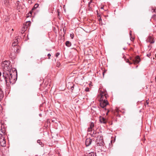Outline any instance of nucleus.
<instances>
[{
  "label": "nucleus",
  "instance_id": "obj_1",
  "mask_svg": "<svg viewBox=\"0 0 156 156\" xmlns=\"http://www.w3.org/2000/svg\"><path fill=\"white\" fill-rule=\"evenodd\" d=\"M3 67V76L5 80L6 84L8 87V83L9 82L10 83L14 84L17 78V72L16 69H11L9 62L5 61L2 64Z\"/></svg>",
  "mask_w": 156,
  "mask_h": 156
},
{
  "label": "nucleus",
  "instance_id": "obj_2",
  "mask_svg": "<svg viewBox=\"0 0 156 156\" xmlns=\"http://www.w3.org/2000/svg\"><path fill=\"white\" fill-rule=\"evenodd\" d=\"M96 142L97 143V144L100 146L104 145V143L103 142V138L101 135H99L97 137Z\"/></svg>",
  "mask_w": 156,
  "mask_h": 156
},
{
  "label": "nucleus",
  "instance_id": "obj_3",
  "mask_svg": "<svg viewBox=\"0 0 156 156\" xmlns=\"http://www.w3.org/2000/svg\"><path fill=\"white\" fill-rule=\"evenodd\" d=\"M108 95L106 94L103 92L101 91L98 96V98H100V101H105L107 100Z\"/></svg>",
  "mask_w": 156,
  "mask_h": 156
},
{
  "label": "nucleus",
  "instance_id": "obj_4",
  "mask_svg": "<svg viewBox=\"0 0 156 156\" xmlns=\"http://www.w3.org/2000/svg\"><path fill=\"white\" fill-rule=\"evenodd\" d=\"M0 144L3 147H5L6 146V141L5 137L1 134H0Z\"/></svg>",
  "mask_w": 156,
  "mask_h": 156
},
{
  "label": "nucleus",
  "instance_id": "obj_5",
  "mask_svg": "<svg viewBox=\"0 0 156 156\" xmlns=\"http://www.w3.org/2000/svg\"><path fill=\"white\" fill-rule=\"evenodd\" d=\"M130 59L132 61L134 64H138L140 61V58L139 56H137L134 58H130Z\"/></svg>",
  "mask_w": 156,
  "mask_h": 156
},
{
  "label": "nucleus",
  "instance_id": "obj_6",
  "mask_svg": "<svg viewBox=\"0 0 156 156\" xmlns=\"http://www.w3.org/2000/svg\"><path fill=\"white\" fill-rule=\"evenodd\" d=\"M100 105L102 108H104L107 105H108L109 103L107 100L105 101H100Z\"/></svg>",
  "mask_w": 156,
  "mask_h": 156
},
{
  "label": "nucleus",
  "instance_id": "obj_7",
  "mask_svg": "<svg viewBox=\"0 0 156 156\" xmlns=\"http://www.w3.org/2000/svg\"><path fill=\"white\" fill-rule=\"evenodd\" d=\"M147 42H149L151 43H154V41L153 38L151 36H149L146 40Z\"/></svg>",
  "mask_w": 156,
  "mask_h": 156
},
{
  "label": "nucleus",
  "instance_id": "obj_8",
  "mask_svg": "<svg viewBox=\"0 0 156 156\" xmlns=\"http://www.w3.org/2000/svg\"><path fill=\"white\" fill-rule=\"evenodd\" d=\"M92 142V140L90 138H87L86 139L85 142V145L86 146H89L91 144Z\"/></svg>",
  "mask_w": 156,
  "mask_h": 156
},
{
  "label": "nucleus",
  "instance_id": "obj_9",
  "mask_svg": "<svg viewBox=\"0 0 156 156\" xmlns=\"http://www.w3.org/2000/svg\"><path fill=\"white\" fill-rule=\"evenodd\" d=\"M2 86H0V101L4 96L3 92L2 90Z\"/></svg>",
  "mask_w": 156,
  "mask_h": 156
},
{
  "label": "nucleus",
  "instance_id": "obj_10",
  "mask_svg": "<svg viewBox=\"0 0 156 156\" xmlns=\"http://www.w3.org/2000/svg\"><path fill=\"white\" fill-rule=\"evenodd\" d=\"M83 156H96V154L94 152H91L88 154L86 153Z\"/></svg>",
  "mask_w": 156,
  "mask_h": 156
},
{
  "label": "nucleus",
  "instance_id": "obj_11",
  "mask_svg": "<svg viewBox=\"0 0 156 156\" xmlns=\"http://www.w3.org/2000/svg\"><path fill=\"white\" fill-rule=\"evenodd\" d=\"M15 39L14 40V42L12 43V46H15L18 44V37H16Z\"/></svg>",
  "mask_w": 156,
  "mask_h": 156
},
{
  "label": "nucleus",
  "instance_id": "obj_12",
  "mask_svg": "<svg viewBox=\"0 0 156 156\" xmlns=\"http://www.w3.org/2000/svg\"><path fill=\"white\" fill-rule=\"evenodd\" d=\"M101 123H105L107 122V120L105 119L103 117H100L99 119Z\"/></svg>",
  "mask_w": 156,
  "mask_h": 156
},
{
  "label": "nucleus",
  "instance_id": "obj_13",
  "mask_svg": "<svg viewBox=\"0 0 156 156\" xmlns=\"http://www.w3.org/2000/svg\"><path fill=\"white\" fill-rule=\"evenodd\" d=\"M16 46H17V45H16V46H12L11 50V54H12V53H13V52L16 53Z\"/></svg>",
  "mask_w": 156,
  "mask_h": 156
},
{
  "label": "nucleus",
  "instance_id": "obj_14",
  "mask_svg": "<svg viewBox=\"0 0 156 156\" xmlns=\"http://www.w3.org/2000/svg\"><path fill=\"white\" fill-rule=\"evenodd\" d=\"M87 131L88 132H90V133L91 134L93 135L94 134V130L91 129H90L89 127L88 128Z\"/></svg>",
  "mask_w": 156,
  "mask_h": 156
},
{
  "label": "nucleus",
  "instance_id": "obj_15",
  "mask_svg": "<svg viewBox=\"0 0 156 156\" xmlns=\"http://www.w3.org/2000/svg\"><path fill=\"white\" fill-rule=\"evenodd\" d=\"M65 44L68 47H70L71 45V42L69 41H66V42Z\"/></svg>",
  "mask_w": 156,
  "mask_h": 156
},
{
  "label": "nucleus",
  "instance_id": "obj_16",
  "mask_svg": "<svg viewBox=\"0 0 156 156\" xmlns=\"http://www.w3.org/2000/svg\"><path fill=\"white\" fill-rule=\"evenodd\" d=\"M94 127V123L93 122L91 123L90 124V126L89 127L90 129H93V128Z\"/></svg>",
  "mask_w": 156,
  "mask_h": 156
},
{
  "label": "nucleus",
  "instance_id": "obj_17",
  "mask_svg": "<svg viewBox=\"0 0 156 156\" xmlns=\"http://www.w3.org/2000/svg\"><path fill=\"white\" fill-rule=\"evenodd\" d=\"M70 85H73L70 87V89H71L72 92H73V90L74 88V87H76L72 83H71L70 84Z\"/></svg>",
  "mask_w": 156,
  "mask_h": 156
},
{
  "label": "nucleus",
  "instance_id": "obj_18",
  "mask_svg": "<svg viewBox=\"0 0 156 156\" xmlns=\"http://www.w3.org/2000/svg\"><path fill=\"white\" fill-rule=\"evenodd\" d=\"M39 6V5L38 4H35L34 6L33 9H32V10H33L34 9H36Z\"/></svg>",
  "mask_w": 156,
  "mask_h": 156
},
{
  "label": "nucleus",
  "instance_id": "obj_19",
  "mask_svg": "<svg viewBox=\"0 0 156 156\" xmlns=\"http://www.w3.org/2000/svg\"><path fill=\"white\" fill-rule=\"evenodd\" d=\"M20 48V47L19 46H16V53H18L19 52V50Z\"/></svg>",
  "mask_w": 156,
  "mask_h": 156
},
{
  "label": "nucleus",
  "instance_id": "obj_20",
  "mask_svg": "<svg viewBox=\"0 0 156 156\" xmlns=\"http://www.w3.org/2000/svg\"><path fill=\"white\" fill-rule=\"evenodd\" d=\"M98 20L100 22V23H101V25H102L101 21H102V20L101 17L99 16L98 17Z\"/></svg>",
  "mask_w": 156,
  "mask_h": 156
},
{
  "label": "nucleus",
  "instance_id": "obj_21",
  "mask_svg": "<svg viewBox=\"0 0 156 156\" xmlns=\"http://www.w3.org/2000/svg\"><path fill=\"white\" fill-rule=\"evenodd\" d=\"M125 61H126V62L129 63V65H131L133 63L132 62H129V59H125Z\"/></svg>",
  "mask_w": 156,
  "mask_h": 156
},
{
  "label": "nucleus",
  "instance_id": "obj_22",
  "mask_svg": "<svg viewBox=\"0 0 156 156\" xmlns=\"http://www.w3.org/2000/svg\"><path fill=\"white\" fill-rule=\"evenodd\" d=\"M1 130L2 131V133L3 134H5V129H1Z\"/></svg>",
  "mask_w": 156,
  "mask_h": 156
},
{
  "label": "nucleus",
  "instance_id": "obj_23",
  "mask_svg": "<svg viewBox=\"0 0 156 156\" xmlns=\"http://www.w3.org/2000/svg\"><path fill=\"white\" fill-rule=\"evenodd\" d=\"M37 143L40 145L42 144V142L41 141V140H37Z\"/></svg>",
  "mask_w": 156,
  "mask_h": 156
},
{
  "label": "nucleus",
  "instance_id": "obj_24",
  "mask_svg": "<svg viewBox=\"0 0 156 156\" xmlns=\"http://www.w3.org/2000/svg\"><path fill=\"white\" fill-rule=\"evenodd\" d=\"M26 25H27V27L26 28H27V27L30 25V23L29 22H27L26 23Z\"/></svg>",
  "mask_w": 156,
  "mask_h": 156
},
{
  "label": "nucleus",
  "instance_id": "obj_25",
  "mask_svg": "<svg viewBox=\"0 0 156 156\" xmlns=\"http://www.w3.org/2000/svg\"><path fill=\"white\" fill-rule=\"evenodd\" d=\"M147 55L148 57L150 58V56H151V53H150L148 54H147Z\"/></svg>",
  "mask_w": 156,
  "mask_h": 156
},
{
  "label": "nucleus",
  "instance_id": "obj_26",
  "mask_svg": "<svg viewBox=\"0 0 156 156\" xmlns=\"http://www.w3.org/2000/svg\"><path fill=\"white\" fill-rule=\"evenodd\" d=\"M2 106L0 105V113L2 112Z\"/></svg>",
  "mask_w": 156,
  "mask_h": 156
},
{
  "label": "nucleus",
  "instance_id": "obj_27",
  "mask_svg": "<svg viewBox=\"0 0 156 156\" xmlns=\"http://www.w3.org/2000/svg\"><path fill=\"white\" fill-rule=\"evenodd\" d=\"M70 36L71 37L72 39H73L74 37V35L73 34H70Z\"/></svg>",
  "mask_w": 156,
  "mask_h": 156
},
{
  "label": "nucleus",
  "instance_id": "obj_28",
  "mask_svg": "<svg viewBox=\"0 0 156 156\" xmlns=\"http://www.w3.org/2000/svg\"><path fill=\"white\" fill-rule=\"evenodd\" d=\"M59 55V53L58 52H57L55 54V56L57 57Z\"/></svg>",
  "mask_w": 156,
  "mask_h": 156
},
{
  "label": "nucleus",
  "instance_id": "obj_29",
  "mask_svg": "<svg viewBox=\"0 0 156 156\" xmlns=\"http://www.w3.org/2000/svg\"><path fill=\"white\" fill-rule=\"evenodd\" d=\"M48 59H50V57L51 56V55L50 54H48Z\"/></svg>",
  "mask_w": 156,
  "mask_h": 156
},
{
  "label": "nucleus",
  "instance_id": "obj_30",
  "mask_svg": "<svg viewBox=\"0 0 156 156\" xmlns=\"http://www.w3.org/2000/svg\"><path fill=\"white\" fill-rule=\"evenodd\" d=\"M152 12L153 13V12H155V9H152Z\"/></svg>",
  "mask_w": 156,
  "mask_h": 156
},
{
  "label": "nucleus",
  "instance_id": "obj_31",
  "mask_svg": "<svg viewBox=\"0 0 156 156\" xmlns=\"http://www.w3.org/2000/svg\"><path fill=\"white\" fill-rule=\"evenodd\" d=\"M89 88L88 87H87L86 88L85 90L86 91H88V90Z\"/></svg>",
  "mask_w": 156,
  "mask_h": 156
},
{
  "label": "nucleus",
  "instance_id": "obj_32",
  "mask_svg": "<svg viewBox=\"0 0 156 156\" xmlns=\"http://www.w3.org/2000/svg\"><path fill=\"white\" fill-rule=\"evenodd\" d=\"M109 110H107V112L106 113V115H108V113L109 112Z\"/></svg>",
  "mask_w": 156,
  "mask_h": 156
},
{
  "label": "nucleus",
  "instance_id": "obj_33",
  "mask_svg": "<svg viewBox=\"0 0 156 156\" xmlns=\"http://www.w3.org/2000/svg\"><path fill=\"white\" fill-rule=\"evenodd\" d=\"M103 8H104L103 6H102V7H101V9H103Z\"/></svg>",
  "mask_w": 156,
  "mask_h": 156
},
{
  "label": "nucleus",
  "instance_id": "obj_34",
  "mask_svg": "<svg viewBox=\"0 0 156 156\" xmlns=\"http://www.w3.org/2000/svg\"><path fill=\"white\" fill-rule=\"evenodd\" d=\"M2 75V73L0 71V76H1Z\"/></svg>",
  "mask_w": 156,
  "mask_h": 156
},
{
  "label": "nucleus",
  "instance_id": "obj_35",
  "mask_svg": "<svg viewBox=\"0 0 156 156\" xmlns=\"http://www.w3.org/2000/svg\"><path fill=\"white\" fill-rule=\"evenodd\" d=\"M146 103L147 104V105H148V102L147 101L146 102Z\"/></svg>",
  "mask_w": 156,
  "mask_h": 156
},
{
  "label": "nucleus",
  "instance_id": "obj_36",
  "mask_svg": "<svg viewBox=\"0 0 156 156\" xmlns=\"http://www.w3.org/2000/svg\"><path fill=\"white\" fill-rule=\"evenodd\" d=\"M131 31H130V35H131Z\"/></svg>",
  "mask_w": 156,
  "mask_h": 156
},
{
  "label": "nucleus",
  "instance_id": "obj_37",
  "mask_svg": "<svg viewBox=\"0 0 156 156\" xmlns=\"http://www.w3.org/2000/svg\"><path fill=\"white\" fill-rule=\"evenodd\" d=\"M90 2H89L88 3V4L90 5Z\"/></svg>",
  "mask_w": 156,
  "mask_h": 156
},
{
  "label": "nucleus",
  "instance_id": "obj_38",
  "mask_svg": "<svg viewBox=\"0 0 156 156\" xmlns=\"http://www.w3.org/2000/svg\"><path fill=\"white\" fill-rule=\"evenodd\" d=\"M131 38L133 39L134 38H133L132 37H131Z\"/></svg>",
  "mask_w": 156,
  "mask_h": 156
},
{
  "label": "nucleus",
  "instance_id": "obj_39",
  "mask_svg": "<svg viewBox=\"0 0 156 156\" xmlns=\"http://www.w3.org/2000/svg\"><path fill=\"white\" fill-rule=\"evenodd\" d=\"M58 15H59V12H58Z\"/></svg>",
  "mask_w": 156,
  "mask_h": 156
},
{
  "label": "nucleus",
  "instance_id": "obj_40",
  "mask_svg": "<svg viewBox=\"0 0 156 156\" xmlns=\"http://www.w3.org/2000/svg\"><path fill=\"white\" fill-rule=\"evenodd\" d=\"M155 27H156V25L155 26Z\"/></svg>",
  "mask_w": 156,
  "mask_h": 156
}]
</instances>
